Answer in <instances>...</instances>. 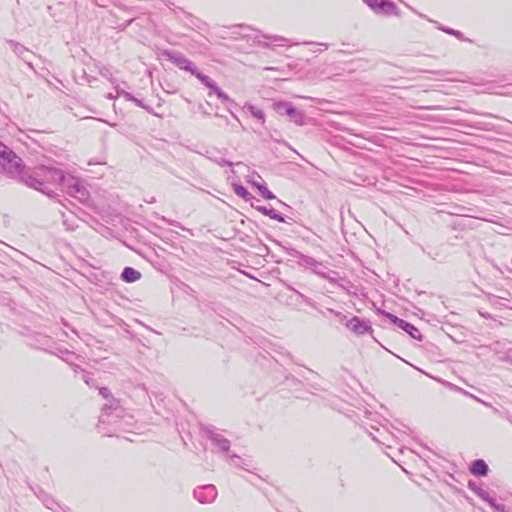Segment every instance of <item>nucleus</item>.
Instances as JSON below:
<instances>
[{
  "label": "nucleus",
  "instance_id": "b1692460",
  "mask_svg": "<svg viewBox=\"0 0 512 512\" xmlns=\"http://www.w3.org/2000/svg\"><path fill=\"white\" fill-rule=\"evenodd\" d=\"M216 164L220 165V166H232L233 163L226 160V159H223V158H220V159H214L213 160Z\"/></svg>",
  "mask_w": 512,
  "mask_h": 512
},
{
  "label": "nucleus",
  "instance_id": "412c9836",
  "mask_svg": "<svg viewBox=\"0 0 512 512\" xmlns=\"http://www.w3.org/2000/svg\"><path fill=\"white\" fill-rule=\"evenodd\" d=\"M234 191L235 193L238 195V196H241L243 198H247V196L249 195L247 189L241 185H237L234 187Z\"/></svg>",
  "mask_w": 512,
  "mask_h": 512
},
{
  "label": "nucleus",
  "instance_id": "20e7f679",
  "mask_svg": "<svg viewBox=\"0 0 512 512\" xmlns=\"http://www.w3.org/2000/svg\"><path fill=\"white\" fill-rule=\"evenodd\" d=\"M282 108H285V114L288 115L290 120L295 124L300 126L305 124V114L293 107L291 103L282 101L274 104V109L278 113H282Z\"/></svg>",
  "mask_w": 512,
  "mask_h": 512
},
{
  "label": "nucleus",
  "instance_id": "423d86ee",
  "mask_svg": "<svg viewBox=\"0 0 512 512\" xmlns=\"http://www.w3.org/2000/svg\"><path fill=\"white\" fill-rule=\"evenodd\" d=\"M385 316L390 319L392 323L397 325L399 328L407 332L412 338L420 340L421 339V332L418 328H416L413 324L398 318L397 316L391 314V313H385Z\"/></svg>",
  "mask_w": 512,
  "mask_h": 512
},
{
  "label": "nucleus",
  "instance_id": "6ab92c4d",
  "mask_svg": "<svg viewBox=\"0 0 512 512\" xmlns=\"http://www.w3.org/2000/svg\"><path fill=\"white\" fill-rule=\"evenodd\" d=\"M123 94V97L128 100V101H132L134 102L138 107H141V108H146L143 104V102L137 98H135L132 94H130L129 92H122Z\"/></svg>",
  "mask_w": 512,
  "mask_h": 512
},
{
  "label": "nucleus",
  "instance_id": "0eeeda50",
  "mask_svg": "<svg viewBox=\"0 0 512 512\" xmlns=\"http://www.w3.org/2000/svg\"><path fill=\"white\" fill-rule=\"evenodd\" d=\"M194 497L200 503H211L217 497V490L214 485H205L194 490Z\"/></svg>",
  "mask_w": 512,
  "mask_h": 512
},
{
  "label": "nucleus",
  "instance_id": "c756f323",
  "mask_svg": "<svg viewBox=\"0 0 512 512\" xmlns=\"http://www.w3.org/2000/svg\"><path fill=\"white\" fill-rule=\"evenodd\" d=\"M264 38L272 40V41H284L285 40L283 37L276 36V35H274V36H266L265 35Z\"/></svg>",
  "mask_w": 512,
  "mask_h": 512
},
{
  "label": "nucleus",
  "instance_id": "39448f33",
  "mask_svg": "<svg viewBox=\"0 0 512 512\" xmlns=\"http://www.w3.org/2000/svg\"><path fill=\"white\" fill-rule=\"evenodd\" d=\"M168 60L175 64L179 69L190 72L192 75L196 73V67L188 58L180 52H165Z\"/></svg>",
  "mask_w": 512,
  "mask_h": 512
},
{
  "label": "nucleus",
  "instance_id": "393cba45",
  "mask_svg": "<svg viewBox=\"0 0 512 512\" xmlns=\"http://www.w3.org/2000/svg\"><path fill=\"white\" fill-rule=\"evenodd\" d=\"M217 97L223 102H231L230 97L224 93L222 90L217 94Z\"/></svg>",
  "mask_w": 512,
  "mask_h": 512
},
{
  "label": "nucleus",
  "instance_id": "f3484780",
  "mask_svg": "<svg viewBox=\"0 0 512 512\" xmlns=\"http://www.w3.org/2000/svg\"><path fill=\"white\" fill-rule=\"evenodd\" d=\"M118 407V401L116 399H114L113 397H111V399L109 400V403L108 404H105L102 408V415L100 416V421L103 422V418H104V414L106 413L107 410H110V409H116Z\"/></svg>",
  "mask_w": 512,
  "mask_h": 512
},
{
  "label": "nucleus",
  "instance_id": "7ed1b4c3",
  "mask_svg": "<svg viewBox=\"0 0 512 512\" xmlns=\"http://www.w3.org/2000/svg\"><path fill=\"white\" fill-rule=\"evenodd\" d=\"M66 188V192L80 200L81 202L85 201L88 198V191L86 188L80 183L79 179L67 175L66 181L63 184Z\"/></svg>",
  "mask_w": 512,
  "mask_h": 512
},
{
  "label": "nucleus",
  "instance_id": "5701e85b",
  "mask_svg": "<svg viewBox=\"0 0 512 512\" xmlns=\"http://www.w3.org/2000/svg\"><path fill=\"white\" fill-rule=\"evenodd\" d=\"M441 30L446 32L447 34L454 35L457 38H461L462 37L461 32H459L457 30H454V29H451V28H441Z\"/></svg>",
  "mask_w": 512,
  "mask_h": 512
},
{
  "label": "nucleus",
  "instance_id": "9b49d317",
  "mask_svg": "<svg viewBox=\"0 0 512 512\" xmlns=\"http://www.w3.org/2000/svg\"><path fill=\"white\" fill-rule=\"evenodd\" d=\"M121 278L125 282L132 283L141 278V273L134 268L125 267L122 271Z\"/></svg>",
  "mask_w": 512,
  "mask_h": 512
},
{
  "label": "nucleus",
  "instance_id": "f03ea898",
  "mask_svg": "<svg viewBox=\"0 0 512 512\" xmlns=\"http://www.w3.org/2000/svg\"><path fill=\"white\" fill-rule=\"evenodd\" d=\"M22 159L14 151L0 142V170L11 178H17L22 182V175L29 174L24 171Z\"/></svg>",
  "mask_w": 512,
  "mask_h": 512
},
{
  "label": "nucleus",
  "instance_id": "bb28decb",
  "mask_svg": "<svg viewBox=\"0 0 512 512\" xmlns=\"http://www.w3.org/2000/svg\"><path fill=\"white\" fill-rule=\"evenodd\" d=\"M209 89H210L209 95H211L212 93L217 95L221 91V89L216 85L215 82L209 87Z\"/></svg>",
  "mask_w": 512,
  "mask_h": 512
},
{
  "label": "nucleus",
  "instance_id": "4468645a",
  "mask_svg": "<svg viewBox=\"0 0 512 512\" xmlns=\"http://www.w3.org/2000/svg\"><path fill=\"white\" fill-rule=\"evenodd\" d=\"M256 209L263 215L269 216L271 219L277 220L278 222H285L283 216L278 214L273 208L268 209L265 206H258Z\"/></svg>",
  "mask_w": 512,
  "mask_h": 512
},
{
  "label": "nucleus",
  "instance_id": "f257e3e1",
  "mask_svg": "<svg viewBox=\"0 0 512 512\" xmlns=\"http://www.w3.org/2000/svg\"><path fill=\"white\" fill-rule=\"evenodd\" d=\"M67 176L62 170L52 167L40 166L33 172L22 175V182L30 188L38 190L49 197L55 194L52 190L47 189L45 183L64 184Z\"/></svg>",
  "mask_w": 512,
  "mask_h": 512
},
{
  "label": "nucleus",
  "instance_id": "2eb2a0df",
  "mask_svg": "<svg viewBox=\"0 0 512 512\" xmlns=\"http://www.w3.org/2000/svg\"><path fill=\"white\" fill-rule=\"evenodd\" d=\"M245 109H247L253 117L261 120L262 122L265 121V113L263 110L255 107L254 105L252 104H249L247 103L245 106H244Z\"/></svg>",
  "mask_w": 512,
  "mask_h": 512
},
{
  "label": "nucleus",
  "instance_id": "c85d7f7f",
  "mask_svg": "<svg viewBox=\"0 0 512 512\" xmlns=\"http://www.w3.org/2000/svg\"><path fill=\"white\" fill-rule=\"evenodd\" d=\"M485 501L488 502L491 507H494L496 510L500 511V506L496 505V502L492 497L489 496L488 500Z\"/></svg>",
  "mask_w": 512,
  "mask_h": 512
},
{
  "label": "nucleus",
  "instance_id": "a878e982",
  "mask_svg": "<svg viewBox=\"0 0 512 512\" xmlns=\"http://www.w3.org/2000/svg\"><path fill=\"white\" fill-rule=\"evenodd\" d=\"M209 89H210L209 95H211L212 93L217 95L221 91V89L216 85L215 82L209 87Z\"/></svg>",
  "mask_w": 512,
  "mask_h": 512
},
{
  "label": "nucleus",
  "instance_id": "6e6552de",
  "mask_svg": "<svg viewBox=\"0 0 512 512\" xmlns=\"http://www.w3.org/2000/svg\"><path fill=\"white\" fill-rule=\"evenodd\" d=\"M493 350L501 361L512 365V343L509 341H497L493 344Z\"/></svg>",
  "mask_w": 512,
  "mask_h": 512
},
{
  "label": "nucleus",
  "instance_id": "4be33fe9",
  "mask_svg": "<svg viewBox=\"0 0 512 512\" xmlns=\"http://www.w3.org/2000/svg\"><path fill=\"white\" fill-rule=\"evenodd\" d=\"M367 5L373 9L375 12H378L380 8V2H383V0H365Z\"/></svg>",
  "mask_w": 512,
  "mask_h": 512
},
{
  "label": "nucleus",
  "instance_id": "dca6fc26",
  "mask_svg": "<svg viewBox=\"0 0 512 512\" xmlns=\"http://www.w3.org/2000/svg\"><path fill=\"white\" fill-rule=\"evenodd\" d=\"M193 75L197 79H199L201 81V83L204 84L207 88H209L214 83V81L210 77L202 74L197 69H196V73H193Z\"/></svg>",
  "mask_w": 512,
  "mask_h": 512
},
{
  "label": "nucleus",
  "instance_id": "2f4dec72",
  "mask_svg": "<svg viewBox=\"0 0 512 512\" xmlns=\"http://www.w3.org/2000/svg\"><path fill=\"white\" fill-rule=\"evenodd\" d=\"M253 185H254L255 187H257V186H259L260 184H259V183H256V182H253Z\"/></svg>",
  "mask_w": 512,
  "mask_h": 512
},
{
  "label": "nucleus",
  "instance_id": "f8f14e48",
  "mask_svg": "<svg viewBox=\"0 0 512 512\" xmlns=\"http://www.w3.org/2000/svg\"><path fill=\"white\" fill-rule=\"evenodd\" d=\"M470 470L474 475L485 476L488 472V465L484 460L478 459L472 463Z\"/></svg>",
  "mask_w": 512,
  "mask_h": 512
},
{
  "label": "nucleus",
  "instance_id": "9d476101",
  "mask_svg": "<svg viewBox=\"0 0 512 512\" xmlns=\"http://www.w3.org/2000/svg\"><path fill=\"white\" fill-rule=\"evenodd\" d=\"M207 437L211 439L212 443L218 446L222 451H228L230 447V442L221 434L212 432L211 430L207 431Z\"/></svg>",
  "mask_w": 512,
  "mask_h": 512
},
{
  "label": "nucleus",
  "instance_id": "a211bd4d",
  "mask_svg": "<svg viewBox=\"0 0 512 512\" xmlns=\"http://www.w3.org/2000/svg\"><path fill=\"white\" fill-rule=\"evenodd\" d=\"M257 189L265 199L272 200L275 198V195L265 185H259Z\"/></svg>",
  "mask_w": 512,
  "mask_h": 512
},
{
  "label": "nucleus",
  "instance_id": "aec40b11",
  "mask_svg": "<svg viewBox=\"0 0 512 512\" xmlns=\"http://www.w3.org/2000/svg\"><path fill=\"white\" fill-rule=\"evenodd\" d=\"M469 487L476 492V494L481 498L483 499L484 501L485 500H488V497L490 496L488 492L484 491L483 489H480V488H477L475 489L474 488V485L470 482L469 483Z\"/></svg>",
  "mask_w": 512,
  "mask_h": 512
},
{
  "label": "nucleus",
  "instance_id": "1a4fd4ad",
  "mask_svg": "<svg viewBox=\"0 0 512 512\" xmlns=\"http://www.w3.org/2000/svg\"><path fill=\"white\" fill-rule=\"evenodd\" d=\"M347 327L358 335H363L371 330L369 321L361 320L358 317H353L348 323Z\"/></svg>",
  "mask_w": 512,
  "mask_h": 512
},
{
  "label": "nucleus",
  "instance_id": "cd10ccee",
  "mask_svg": "<svg viewBox=\"0 0 512 512\" xmlns=\"http://www.w3.org/2000/svg\"><path fill=\"white\" fill-rule=\"evenodd\" d=\"M99 393L104 397V398H109L110 397V391L108 388L106 387H102L99 389Z\"/></svg>",
  "mask_w": 512,
  "mask_h": 512
},
{
  "label": "nucleus",
  "instance_id": "7c9ffc66",
  "mask_svg": "<svg viewBox=\"0 0 512 512\" xmlns=\"http://www.w3.org/2000/svg\"><path fill=\"white\" fill-rule=\"evenodd\" d=\"M116 92H117V95H122L123 96L122 92H125V91L122 90V89H119L118 87H116Z\"/></svg>",
  "mask_w": 512,
  "mask_h": 512
},
{
  "label": "nucleus",
  "instance_id": "ddd939ff",
  "mask_svg": "<svg viewBox=\"0 0 512 512\" xmlns=\"http://www.w3.org/2000/svg\"><path fill=\"white\" fill-rule=\"evenodd\" d=\"M378 12L384 13L386 15L396 14L397 7L393 2L389 0H383V2H380V8Z\"/></svg>",
  "mask_w": 512,
  "mask_h": 512
}]
</instances>
